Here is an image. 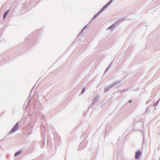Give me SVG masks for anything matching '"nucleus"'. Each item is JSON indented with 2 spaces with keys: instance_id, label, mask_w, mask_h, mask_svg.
<instances>
[{
  "instance_id": "nucleus-1",
  "label": "nucleus",
  "mask_w": 160,
  "mask_h": 160,
  "mask_svg": "<svg viewBox=\"0 0 160 160\" xmlns=\"http://www.w3.org/2000/svg\"><path fill=\"white\" fill-rule=\"evenodd\" d=\"M18 129V123H17L15 126L10 130V132L12 133L15 132Z\"/></svg>"
},
{
  "instance_id": "nucleus-2",
  "label": "nucleus",
  "mask_w": 160,
  "mask_h": 160,
  "mask_svg": "<svg viewBox=\"0 0 160 160\" xmlns=\"http://www.w3.org/2000/svg\"><path fill=\"white\" fill-rule=\"evenodd\" d=\"M141 155V152L139 151L137 152L135 155V158L136 159H138Z\"/></svg>"
},
{
  "instance_id": "nucleus-3",
  "label": "nucleus",
  "mask_w": 160,
  "mask_h": 160,
  "mask_svg": "<svg viewBox=\"0 0 160 160\" xmlns=\"http://www.w3.org/2000/svg\"><path fill=\"white\" fill-rule=\"evenodd\" d=\"M9 12V10H8V11H7L3 15V19H4L6 17V16H7V15H8V12Z\"/></svg>"
},
{
  "instance_id": "nucleus-4",
  "label": "nucleus",
  "mask_w": 160,
  "mask_h": 160,
  "mask_svg": "<svg viewBox=\"0 0 160 160\" xmlns=\"http://www.w3.org/2000/svg\"><path fill=\"white\" fill-rule=\"evenodd\" d=\"M21 152L20 151H18V152H16L14 154V157H16L19 154L21 153Z\"/></svg>"
},
{
  "instance_id": "nucleus-5",
  "label": "nucleus",
  "mask_w": 160,
  "mask_h": 160,
  "mask_svg": "<svg viewBox=\"0 0 160 160\" xmlns=\"http://www.w3.org/2000/svg\"><path fill=\"white\" fill-rule=\"evenodd\" d=\"M84 91H85V90H84V89L83 88L82 90V92L83 93L84 92Z\"/></svg>"
},
{
  "instance_id": "nucleus-6",
  "label": "nucleus",
  "mask_w": 160,
  "mask_h": 160,
  "mask_svg": "<svg viewBox=\"0 0 160 160\" xmlns=\"http://www.w3.org/2000/svg\"><path fill=\"white\" fill-rule=\"evenodd\" d=\"M131 102V100H130V101H129V102Z\"/></svg>"
}]
</instances>
